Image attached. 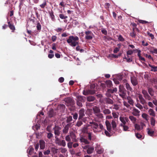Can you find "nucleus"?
I'll return each instance as SVG.
<instances>
[{"label": "nucleus", "instance_id": "38", "mask_svg": "<svg viewBox=\"0 0 157 157\" xmlns=\"http://www.w3.org/2000/svg\"><path fill=\"white\" fill-rule=\"evenodd\" d=\"M56 140L55 142L56 144H58L59 145L60 143V140L59 139L57 136H55Z\"/></svg>", "mask_w": 157, "mask_h": 157}, {"label": "nucleus", "instance_id": "6", "mask_svg": "<svg viewBox=\"0 0 157 157\" xmlns=\"http://www.w3.org/2000/svg\"><path fill=\"white\" fill-rule=\"evenodd\" d=\"M95 150L98 154H101L103 153L104 151V149L100 146V145L98 144H96V147H95Z\"/></svg>", "mask_w": 157, "mask_h": 157}, {"label": "nucleus", "instance_id": "42", "mask_svg": "<svg viewBox=\"0 0 157 157\" xmlns=\"http://www.w3.org/2000/svg\"><path fill=\"white\" fill-rule=\"evenodd\" d=\"M151 125L154 126L155 124V120L153 118H151Z\"/></svg>", "mask_w": 157, "mask_h": 157}, {"label": "nucleus", "instance_id": "7", "mask_svg": "<svg viewBox=\"0 0 157 157\" xmlns=\"http://www.w3.org/2000/svg\"><path fill=\"white\" fill-rule=\"evenodd\" d=\"M95 93V91L93 90H84L83 92V94L85 95L88 94H93Z\"/></svg>", "mask_w": 157, "mask_h": 157}, {"label": "nucleus", "instance_id": "5", "mask_svg": "<svg viewBox=\"0 0 157 157\" xmlns=\"http://www.w3.org/2000/svg\"><path fill=\"white\" fill-rule=\"evenodd\" d=\"M119 119L121 122L120 125V126L122 125L126 124V123L128 122L129 121L128 118L127 117L121 116L120 117Z\"/></svg>", "mask_w": 157, "mask_h": 157}, {"label": "nucleus", "instance_id": "41", "mask_svg": "<svg viewBox=\"0 0 157 157\" xmlns=\"http://www.w3.org/2000/svg\"><path fill=\"white\" fill-rule=\"evenodd\" d=\"M103 112L105 114H109L111 113L110 111L107 109H104Z\"/></svg>", "mask_w": 157, "mask_h": 157}, {"label": "nucleus", "instance_id": "47", "mask_svg": "<svg viewBox=\"0 0 157 157\" xmlns=\"http://www.w3.org/2000/svg\"><path fill=\"white\" fill-rule=\"evenodd\" d=\"M112 114L113 115V117L114 118H117L118 117V114L117 113H115V112H113L112 113Z\"/></svg>", "mask_w": 157, "mask_h": 157}, {"label": "nucleus", "instance_id": "19", "mask_svg": "<svg viewBox=\"0 0 157 157\" xmlns=\"http://www.w3.org/2000/svg\"><path fill=\"white\" fill-rule=\"evenodd\" d=\"M40 148L42 149H43L45 147V142L43 140H40Z\"/></svg>", "mask_w": 157, "mask_h": 157}, {"label": "nucleus", "instance_id": "56", "mask_svg": "<svg viewBox=\"0 0 157 157\" xmlns=\"http://www.w3.org/2000/svg\"><path fill=\"white\" fill-rule=\"evenodd\" d=\"M101 32L102 33L105 35H107V31L105 29H101Z\"/></svg>", "mask_w": 157, "mask_h": 157}, {"label": "nucleus", "instance_id": "64", "mask_svg": "<svg viewBox=\"0 0 157 157\" xmlns=\"http://www.w3.org/2000/svg\"><path fill=\"white\" fill-rule=\"evenodd\" d=\"M113 81L116 84H119V81L117 79L114 78L113 79Z\"/></svg>", "mask_w": 157, "mask_h": 157}, {"label": "nucleus", "instance_id": "60", "mask_svg": "<svg viewBox=\"0 0 157 157\" xmlns=\"http://www.w3.org/2000/svg\"><path fill=\"white\" fill-rule=\"evenodd\" d=\"M145 56L146 58H148L149 59H152V58L151 56L150 55H148L147 54H146L145 55Z\"/></svg>", "mask_w": 157, "mask_h": 157}, {"label": "nucleus", "instance_id": "61", "mask_svg": "<svg viewBox=\"0 0 157 157\" xmlns=\"http://www.w3.org/2000/svg\"><path fill=\"white\" fill-rule=\"evenodd\" d=\"M72 120V117L71 116H69L67 119V122H68L71 121Z\"/></svg>", "mask_w": 157, "mask_h": 157}, {"label": "nucleus", "instance_id": "44", "mask_svg": "<svg viewBox=\"0 0 157 157\" xmlns=\"http://www.w3.org/2000/svg\"><path fill=\"white\" fill-rule=\"evenodd\" d=\"M111 108L117 110L119 109V106L117 105H114L111 106Z\"/></svg>", "mask_w": 157, "mask_h": 157}, {"label": "nucleus", "instance_id": "62", "mask_svg": "<svg viewBox=\"0 0 157 157\" xmlns=\"http://www.w3.org/2000/svg\"><path fill=\"white\" fill-rule=\"evenodd\" d=\"M50 151L49 150H47L46 151L44 152V154L45 155H48L50 153Z\"/></svg>", "mask_w": 157, "mask_h": 157}, {"label": "nucleus", "instance_id": "25", "mask_svg": "<svg viewBox=\"0 0 157 157\" xmlns=\"http://www.w3.org/2000/svg\"><path fill=\"white\" fill-rule=\"evenodd\" d=\"M93 110L95 113H97L100 112V109L99 108L96 106H95L93 108Z\"/></svg>", "mask_w": 157, "mask_h": 157}, {"label": "nucleus", "instance_id": "34", "mask_svg": "<svg viewBox=\"0 0 157 157\" xmlns=\"http://www.w3.org/2000/svg\"><path fill=\"white\" fill-rule=\"evenodd\" d=\"M59 145L62 146L63 147H65L66 145V143L64 140H62L60 141Z\"/></svg>", "mask_w": 157, "mask_h": 157}, {"label": "nucleus", "instance_id": "59", "mask_svg": "<svg viewBox=\"0 0 157 157\" xmlns=\"http://www.w3.org/2000/svg\"><path fill=\"white\" fill-rule=\"evenodd\" d=\"M140 124L141 127V129H142L146 126L145 124L143 122H141L140 123Z\"/></svg>", "mask_w": 157, "mask_h": 157}, {"label": "nucleus", "instance_id": "50", "mask_svg": "<svg viewBox=\"0 0 157 157\" xmlns=\"http://www.w3.org/2000/svg\"><path fill=\"white\" fill-rule=\"evenodd\" d=\"M36 28L38 30H40L41 29V25L40 23H38L36 25Z\"/></svg>", "mask_w": 157, "mask_h": 157}, {"label": "nucleus", "instance_id": "43", "mask_svg": "<svg viewBox=\"0 0 157 157\" xmlns=\"http://www.w3.org/2000/svg\"><path fill=\"white\" fill-rule=\"evenodd\" d=\"M135 105L139 109H141L143 108V106L139 103H137Z\"/></svg>", "mask_w": 157, "mask_h": 157}, {"label": "nucleus", "instance_id": "32", "mask_svg": "<svg viewBox=\"0 0 157 157\" xmlns=\"http://www.w3.org/2000/svg\"><path fill=\"white\" fill-rule=\"evenodd\" d=\"M107 86L108 87H111L112 86V81L110 80H108L106 82Z\"/></svg>", "mask_w": 157, "mask_h": 157}, {"label": "nucleus", "instance_id": "48", "mask_svg": "<svg viewBox=\"0 0 157 157\" xmlns=\"http://www.w3.org/2000/svg\"><path fill=\"white\" fill-rule=\"evenodd\" d=\"M135 136H136V137L138 139H140L142 137V136L140 134L138 133H136Z\"/></svg>", "mask_w": 157, "mask_h": 157}, {"label": "nucleus", "instance_id": "49", "mask_svg": "<svg viewBox=\"0 0 157 157\" xmlns=\"http://www.w3.org/2000/svg\"><path fill=\"white\" fill-rule=\"evenodd\" d=\"M138 22L139 23H142L143 24H146V23H148V21H145L141 20H138Z\"/></svg>", "mask_w": 157, "mask_h": 157}, {"label": "nucleus", "instance_id": "26", "mask_svg": "<svg viewBox=\"0 0 157 157\" xmlns=\"http://www.w3.org/2000/svg\"><path fill=\"white\" fill-rule=\"evenodd\" d=\"M128 102L131 105H133L134 104L133 101L131 97H128L127 98Z\"/></svg>", "mask_w": 157, "mask_h": 157}, {"label": "nucleus", "instance_id": "63", "mask_svg": "<svg viewBox=\"0 0 157 157\" xmlns=\"http://www.w3.org/2000/svg\"><path fill=\"white\" fill-rule=\"evenodd\" d=\"M53 136V135L51 133H49L48 134L47 137L48 138L50 139Z\"/></svg>", "mask_w": 157, "mask_h": 157}, {"label": "nucleus", "instance_id": "57", "mask_svg": "<svg viewBox=\"0 0 157 157\" xmlns=\"http://www.w3.org/2000/svg\"><path fill=\"white\" fill-rule=\"evenodd\" d=\"M118 39L120 41H123L124 40L123 38L121 35L119 36L118 37Z\"/></svg>", "mask_w": 157, "mask_h": 157}, {"label": "nucleus", "instance_id": "55", "mask_svg": "<svg viewBox=\"0 0 157 157\" xmlns=\"http://www.w3.org/2000/svg\"><path fill=\"white\" fill-rule=\"evenodd\" d=\"M133 51L131 50H129L127 52V54L128 55H130L132 54Z\"/></svg>", "mask_w": 157, "mask_h": 157}, {"label": "nucleus", "instance_id": "40", "mask_svg": "<svg viewBox=\"0 0 157 157\" xmlns=\"http://www.w3.org/2000/svg\"><path fill=\"white\" fill-rule=\"evenodd\" d=\"M40 126L39 125L36 124L33 127V128L34 130H38L40 128Z\"/></svg>", "mask_w": 157, "mask_h": 157}, {"label": "nucleus", "instance_id": "21", "mask_svg": "<svg viewBox=\"0 0 157 157\" xmlns=\"http://www.w3.org/2000/svg\"><path fill=\"white\" fill-rule=\"evenodd\" d=\"M48 114L49 117H53L55 114L53 109H51L48 112Z\"/></svg>", "mask_w": 157, "mask_h": 157}, {"label": "nucleus", "instance_id": "39", "mask_svg": "<svg viewBox=\"0 0 157 157\" xmlns=\"http://www.w3.org/2000/svg\"><path fill=\"white\" fill-rule=\"evenodd\" d=\"M112 126L113 128V129H114L116 127L117 125L116 123L114 120H112Z\"/></svg>", "mask_w": 157, "mask_h": 157}, {"label": "nucleus", "instance_id": "2", "mask_svg": "<svg viewBox=\"0 0 157 157\" xmlns=\"http://www.w3.org/2000/svg\"><path fill=\"white\" fill-rule=\"evenodd\" d=\"M78 36L74 37L71 36H69V38L67 40V42L71 46L75 47L78 44Z\"/></svg>", "mask_w": 157, "mask_h": 157}, {"label": "nucleus", "instance_id": "24", "mask_svg": "<svg viewBox=\"0 0 157 157\" xmlns=\"http://www.w3.org/2000/svg\"><path fill=\"white\" fill-rule=\"evenodd\" d=\"M120 126L122 127L124 131H129V127L128 126L126 125V124L123 125H121Z\"/></svg>", "mask_w": 157, "mask_h": 157}, {"label": "nucleus", "instance_id": "45", "mask_svg": "<svg viewBox=\"0 0 157 157\" xmlns=\"http://www.w3.org/2000/svg\"><path fill=\"white\" fill-rule=\"evenodd\" d=\"M96 115L99 118L102 119L103 117V115L101 113H97Z\"/></svg>", "mask_w": 157, "mask_h": 157}, {"label": "nucleus", "instance_id": "30", "mask_svg": "<svg viewBox=\"0 0 157 157\" xmlns=\"http://www.w3.org/2000/svg\"><path fill=\"white\" fill-rule=\"evenodd\" d=\"M94 99V97L92 96H89L87 98V100L89 101H92Z\"/></svg>", "mask_w": 157, "mask_h": 157}, {"label": "nucleus", "instance_id": "53", "mask_svg": "<svg viewBox=\"0 0 157 157\" xmlns=\"http://www.w3.org/2000/svg\"><path fill=\"white\" fill-rule=\"evenodd\" d=\"M82 124V121H78L76 124V125L78 127L80 126Z\"/></svg>", "mask_w": 157, "mask_h": 157}, {"label": "nucleus", "instance_id": "12", "mask_svg": "<svg viewBox=\"0 0 157 157\" xmlns=\"http://www.w3.org/2000/svg\"><path fill=\"white\" fill-rule=\"evenodd\" d=\"M78 98L79 100L77 101V105L79 107H82V103L83 101L82 97V96H78Z\"/></svg>", "mask_w": 157, "mask_h": 157}, {"label": "nucleus", "instance_id": "36", "mask_svg": "<svg viewBox=\"0 0 157 157\" xmlns=\"http://www.w3.org/2000/svg\"><path fill=\"white\" fill-rule=\"evenodd\" d=\"M65 140L67 142H71V137L70 136V135H68L66 136Z\"/></svg>", "mask_w": 157, "mask_h": 157}, {"label": "nucleus", "instance_id": "20", "mask_svg": "<svg viewBox=\"0 0 157 157\" xmlns=\"http://www.w3.org/2000/svg\"><path fill=\"white\" fill-rule=\"evenodd\" d=\"M84 110L83 109H80L79 111V118H81L84 115Z\"/></svg>", "mask_w": 157, "mask_h": 157}, {"label": "nucleus", "instance_id": "8", "mask_svg": "<svg viewBox=\"0 0 157 157\" xmlns=\"http://www.w3.org/2000/svg\"><path fill=\"white\" fill-rule=\"evenodd\" d=\"M142 93L144 95V97L146 99H147L148 100H151V98L148 94L147 91L145 90H143L142 91Z\"/></svg>", "mask_w": 157, "mask_h": 157}, {"label": "nucleus", "instance_id": "9", "mask_svg": "<svg viewBox=\"0 0 157 157\" xmlns=\"http://www.w3.org/2000/svg\"><path fill=\"white\" fill-rule=\"evenodd\" d=\"M60 128L59 127L56 126L54 129V133L56 136H59L60 134Z\"/></svg>", "mask_w": 157, "mask_h": 157}, {"label": "nucleus", "instance_id": "37", "mask_svg": "<svg viewBox=\"0 0 157 157\" xmlns=\"http://www.w3.org/2000/svg\"><path fill=\"white\" fill-rule=\"evenodd\" d=\"M150 52L152 53L157 54V49L153 48V49H151Z\"/></svg>", "mask_w": 157, "mask_h": 157}, {"label": "nucleus", "instance_id": "52", "mask_svg": "<svg viewBox=\"0 0 157 157\" xmlns=\"http://www.w3.org/2000/svg\"><path fill=\"white\" fill-rule=\"evenodd\" d=\"M46 2L45 1L43 3H42V4H41L40 5V6L41 8H44L45 6H46Z\"/></svg>", "mask_w": 157, "mask_h": 157}, {"label": "nucleus", "instance_id": "23", "mask_svg": "<svg viewBox=\"0 0 157 157\" xmlns=\"http://www.w3.org/2000/svg\"><path fill=\"white\" fill-rule=\"evenodd\" d=\"M49 14L50 17L52 19V20L53 21H54L55 20V16L52 10H51V11L49 12Z\"/></svg>", "mask_w": 157, "mask_h": 157}, {"label": "nucleus", "instance_id": "10", "mask_svg": "<svg viewBox=\"0 0 157 157\" xmlns=\"http://www.w3.org/2000/svg\"><path fill=\"white\" fill-rule=\"evenodd\" d=\"M140 111L135 108H133L132 110V114L136 116L139 117L140 115Z\"/></svg>", "mask_w": 157, "mask_h": 157}, {"label": "nucleus", "instance_id": "13", "mask_svg": "<svg viewBox=\"0 0 157 157\" xmlns=\"http://www.w3.org/2000/svg\"><path fill=\"white\" fill-rule=\"evenodd\" d=\"M138 98L140 100V102L143 105L146 102V101L143 97L142 95L140 94H138Z\"/></svg>", "mask_w": 157, "mask_h": 157}, {"label": "nucleus", "instance_id": "14", "mask_svg": "<svg viewBox=\"0 0 157 157\" xmlns=\"http://www.w3.org/2000/svg\"><path fill=\"white\" fill-rule=\"evenodd\" d=\"M70 135L73 141L75 142L76 141L77 139L76 138V136L74 132H70Z\"/></svg>", "mask_w": 157, "mask_h": 157}, {"label": "nucleus", "instance_id": "22", "mask_svg": "<svg viewBox=\"0 0 157 157\" xmlns=\"http://www.w3.org/2000/svg\"><path fill=\"white\" fill-rule=\"evenodd\" d=\"M149 66L151 68V71L156 72L157 71V66H155L154 65H151L149 64Z\"/></svg>", "mask_w": 157, "mask_h": 157}, {"label": "nucleus", "instance_id": "27", "mask_svg": "<svg viewBox=\"0 0 157 157\" xmlns=\"http://www.w3.org/2000/svg\"><path fill=\"white\" fill-rule=\"evenodd\" d=\"M148 113L150 115L152 116H155V112L153 109H150L148 110Z\"/></svg>", "mask_w": 157, "mask_h": 157}, {"label": "nucleus", "instance_id": "28", "mask_svg": "<svg viewBox=\"0 0 157 157\" xmlns=\"http://www.w3.org/2000/svg\"><path fill=\"white\" fill-rule=\"evenodd\" d=\"M125 85L126 88L127 89V90L132 91V89L130 86L129 84L127 82L126 83Z\"/></svg>", "mask_w": 157, "mask_h": 157}, {"label": "nucleus", "instance_id": "33", "mask_svg": "<svg viewBox=\"0 0 157 157\" xmlns=\"http://www.w3.org/2000/svg\"><path fill=\"white\" fill-rule=\"evenodd\" d=\"M135 127L136 129L138 131H140L142 129L140 125L137 124H135Z\"/></svg>", "mask_w": 157, "mask_h": 157}, {"label": "nucleus", "instance_id": "54", "mask_svg": "<svg viewBox=\"0 0 157 157\" xmlns=\"http://www.w3.org/2000/svg\"><path fill=\"white\" fill-rule=\"evenodd\" d=\"M72 142H69L67 143V146L69 148H71L72 147Z\"/></svg>", "mask_w": 157, "mask_h": 157}, {"label": "nucleus", "instance_id": "58", "mask_svg": "<svg viewBox=\"0 0 157 157\" xmlns=\"http://www.w3.org/2000/svg\"><path fill=\"white\" fill-rule=\"evenodd\" d=\"M124 104L127 108H129L130 107V105L128 103L124 101Z\"/></svg>", "mask_w": 157, "mask_h": 157}, {"label": "nucleus", "instance_id": "3", "mask_svg": "<svg viewBox=\"0 0 157 157\" xmlns=\"http://www.w3.org/2000/svg\"><path fill=\"white\" fill-rule=\"evenodd\" d=\"M105 124L108 131L105 130V133L107 136H110L113 134L110 123L108 121L106 120L105 121Z\"/></svg>", "mask_w": 157, "mask_h": 157}, {"label": "nucleus", "instance_id": "46", "mask_svg": "<svg viewBox=\"0 0 157 157\" xmlns=\"http://www.w3.org/2000/svg\"><path fill=\"white\" fill-rule=\"evenodd\" d=\"M106 102L109 104H112L113 103V101L110 99L108 98L106 99Z\"/></svg>", "mask_w": 157, "mask_h": 157}, {"label": "nucleus", "instance_id": "15", "mask_svg": "<svg viewBox=\"0 0 157 157\" xmlns=\"http://www.w3.org/2000/svg\"><path fill=\"white\" fill-rule=\"evenodd\" d=\"M129 118L133 124H134L136 123L137 119L135 117L132 115H131L129 117Z\"/></svg>", "mask_w": 157, "mask_h": 157}, {"label": "nucleus", "instance_id": "29", "mask_svg": "<svg viewBox=\"0 0 157 157\" xmlns=\"http://www.w3.org/2000/svg\"><path fill=\"white\" fill-rule=\"evenodd\" d=\"M142 117L145 119L146 121H148V115L145 113H143L142 115Z\"/></svg>", "mask_w": 157, "mask_h": 157}, {"label": "nucleus", "instance_id": "31", "mask_svg": "<svg viewBox=\"0 0 157 157\" xmlns=\"http://www.w3.org/2000/svg\"><path fill=\"white\" fill-rule=\"evenodd\" d=\"M69 130V127L68 126L66 125L64 127V129L63 130V132L64 133H67L68 131Z\"/></svg>", "mask_w": 157, "mask_h": 157}, {"label": "nucleus", "instance_id": "51", "mask_svg": "<svg viewBox=\"0 0 157 157\" xmlns=\"http://www.w3.org/2000/svg\"><path fill=\"white\" fill-rule=\"evenodd\" d=\"M34 150V149L32 147H30L29 148V155H31L32 153L33 152V151Z\"/></svg>", "mask_w": 157, "mask_h": 157}, {"label": "nucleus", "instance_id": "11", "mask_svg": "<svg viewBox=\"0 0 157 157\" xmlns=\"http://www.w3.org/2000/svg\"><path fill=\"white\" fill-rule=\"evenodd\" d=\"M131 82L133 86H136L138 84L136 78L134 76H132L131 77Z\"/></svg>", "mask_w": 157, "mask_h": 157}, {"label": "nucleus", "instance_id": "16", "mask_svg": "<svg viewBox=\"0 0 157 157\" xmlns=\"http://www.w3.org/2000/svg\"><path fill=\"white\" fill-rule=\"evenodd\" d=\"M94 150V148L93 147L90 146L86 151L87 153L88 154H91L93 152Z\"/></svg>", "mask_w": 157, "mask_h": 157}, {"label": "nucleus", "instance_id": "18", "mask_svg": "<svg viewBox=\"0 0 157 157\" xmlns=\"http://www.w3.org/2000/svg\"><path fill=\"white\" fill-rule=\"evenodd\" d=\"M80 140L81 142L84 143L85 144H88L89 143V142L88 141L87 139L83 137H81Z\"/></svg>", "mask_w": 157, "mask_h": 157}, {"label": "nucleus", "instance_id": "35", "mask_svg": "<svg viewBox=\"0 0 157 157\" xmlns=\"http://www.w3.org/2000/svg\"><path fill=\"white\" fill-rule=\"evenodd\" d=\"M148 91L149 94L151 96H153L154 95V91L151 88H149L148 89Z\"/></svg>", "mask_w": 157, "mask_h": 157}, {"label": "nucleus", "instance_id": "1", "mask_svg": "<svg viewBox=\"0 0 157 157\" xmlns=\"http://www.w3.org/2000/svg\"><path fill=\"white\" fill-rule=\"evenodd\" d=\"M90 123L91 124L90 126L92 129L95 133L101 132L102 130L104 129L103 126L101 124H98L94 122H90Z\"/></svg>", "mask_w": 157, "mask_h": 157}, {"label": "nucleus", "instance_id": "17", "mask_svg": "<svg viewBox=\"0 0 157 157\" xmlns=\"http://www.w3.org/2000/svg\"><path fill=\"white\" fill-rule=\"evenodd\" d=\"M147 133L149 135L151 136H153L154 131L150 128H147Z\"/></svg>", "mask_w": 157, "mask_h": 157}, {"label": "nucleus", "instance_id": "4", "mask_svg": "<svg viewBox=\"0 0 157 157\" xmlns=\"http://www.w3.org/2000/svg\"><path fill=\"white\" fill-rule=\"evenodd\" d=\"M86 36L85 39L87 40H91L93 38L94 34L93 33L90 31H86L85 32Z\"/></svg>", "mask_w": 157, "mask_h": 157}]
</instances>
